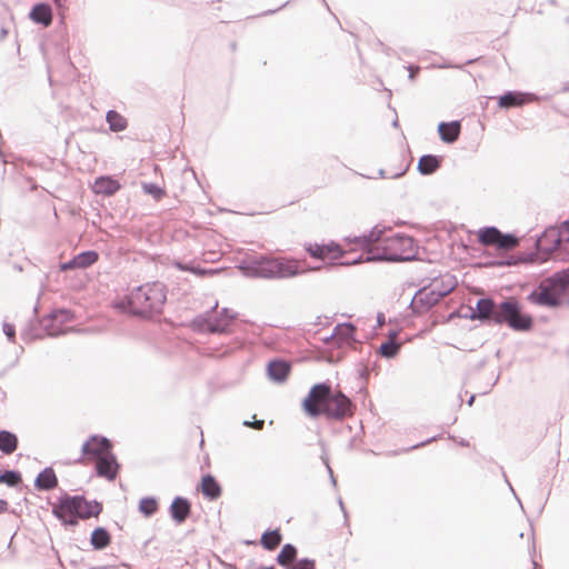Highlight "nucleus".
Returning <instances> with one entry per match:
<instances>
[{"label": "nucleus", "instance_id": "obj_1", "mask_svg": "<svg viewBox=\"0 0 569 569\" xmlns=\"http://www.w3.org/2000/svg\"><path fill=\"white\" fill-rule=\"evenodd\" d=\"M389 228L375 226L369 232L360 236L345 238L347 244H356L366 251L367 256H359L343 264L350 266L363 261L402 262L417 259L418 247L412 237L395 233L387 236Z\"/></svg>", "mask_w": 569, "mask_h": 569}, {"label": "nucleus", "instance_id": "obj_2", "mask_svg": "<svg viewBox=\"0 0 569 569\" xmlns=\"http://www.w3.org/2000/svg\"><path fill=\"white\" fill-rule=\"evenodd\" d=\"M470 319L482 322L507 323L512 330L528 331L532 328V318L521 313L520 305L515 298H508L496 303L492 298H480L471 309Z\"/></svg>", "mask_w": 569, "mask_h": 569}, {"label": "nucleus", "instance_id": "obj_3", "mask_svg": "<svg viewBox=\"0 0 569 569\" xmlns=\"http://www.w3.org/2000/svg\"><path fill=\"white\" fill-rule=\"evenodd\" d=\"M305 412L311 418L326 416L342 420L353 412L351 400L341 391L335 392L329 383L320 382L311 387L302 401Z\"/></svg>", "mask_w": 569, "mask_h": 569}, {"label": "nucleus", "instance_id": "obj_4", "mask_svg": "<svg viewBox=\"0 0 569 569\" xmlns=\"http://www.w3.org/2000/svg\"><path fill=\"white\" fill-rule=\"evenodd\" d=\"M239 269L246 277L262 279H288L305 272L293 259L281 260L266 256L252 258L241 263Z\"/></svg>", "mask_w": 569, "mask_h": 569}, {"label": "nucleus", "instance_id": "obj_5", "mask_svg": "<svg viewBox=\"0 0 569 569\" xmlns=\"http://www.w3.org/2000/svg\"><path fill=\"white\" fill-rule=\"evenodd\" d=\"M568 291L569 269H563L541 280L527 299L539 307L558 308Z\"/></svg>", "mask_w": 569, "mask_h": 569}, {"label": "nucleus", "instance_id": "obj_6", "mask_svg": "<svg viewBox=\"0 0 569 569\" xmlns=\"http://www.w3.org/2000/svg\"><path fill=\"white\" fill-rule=\"evenodd\" d=\"M164 289V284L158 281L139 286L128 298V311L140 317L161 312L167 300Z\"/></svg>", "mask_w": 569, "mask_h": 569}, {"label": "nucleus", "instance_id": "obj_7", "mask_svg": "<svg viewBox=\"0 0 569 569\" xmlns=\"http://www.w3.org/2000/svg\"><path fill=\"white\" fill-rule=\"evenodd\" d=\"M101 510L102 506L96 500L88 501L83 496L66 495L53 508V513L68 528L76 526L79 520L98 516Z\"/></svg>", "mask_w": 569, "mask_h": 569}, {"label": "nucleus", "instance_id": "obj_8", "mask_svg": "<svg viewBox=\"0 0 569 569\" xmlns=\"http://www.w3.org/2000/svg\"><path fill=\"white\" fill-rule=\"evenodd\" d=\"M457 286V280L453 276H448L446 278V287L438 288V281H435L431 289L426 287L419 289L412 298L410 303L415 313H421L435 305H437L440 299L449 295Z\"/></svg>", "mask_w": 569, "mask_h": 569}, {"label": "nucleus", "instance_id": "obj_9", "mask_svg": "<svg viewBox=\"0 0 569 569\" xmlns=\"http://www.w3.org/2000/svg\"><path fill=\"white\" fill-rule=\"evenodd\" d=\"M478 242L482 246H492L501 251H510L519 246V238L513 233H503L497 227H483L477 232Z\"/></svg>", "mask_w": 569, "mask_h": 569}, {"label": "nucleus", "instance_id": "obj_10", "mask_svg": "<svg viewBox=\"0 0 569 569\" xmlns=\"http://www.w3.org/2000/svg\"><path fill=\"white\" fill-rule=\"evenodd\" d=\"M112 449L111 441L99 435L91 436L81 447L82 456L74 460L76 463H81L83 461V457L88 459H100V457L108 455Z\"/></svg>", "mask_w": 569, "mask_h": 569}, {"label": "nucleus", "instance_id": "obj_11", "mask_svg": "<svg viewBox=\"0 0 569 569\" xmlns=\"http://www.w3.org/2000/svg\"><path fill=\"white\" fill-rule=\"evenodd\" d=\"M539 98L530 92L506 91L498 99V106L502 109L522 107L526 103L537 101Z\"/></svg>", "mask_w": 569, "mask_h": 569}, {"label": "nucleus", "instance_id": "obj_12", "mask_svg": "<svg viewBox=\"0 0 569 569\" xmlns=\"http://www.w3.org/2000/svg\"><path fill=\"white\" fill-rule=\"evenodd\" d=\"M120 469V465L117 461L116 456L110 452L100 457V459L96 460V471L99 477L106 478L109 481L116 479Z\"/></svg>", "mask_w": 569, "mask_h": 569}, {"label": "nucleus", "instance_id": "obj_13", "mask_svg": "<svg viewBox=\"0 0 569 569\" xmlns=\"http://www.w3.org/2000/svg\"><path fill=\"white\" fill-rule=\"evenodd\" d=\"M308 253L316 259H325L329 254H335V258H340L343 254L341 247L336 242L328 244L310 243L306 247Z\"/></svg>", "mask_w": 569, "mask_h": 569}, {"label": "nucleus", "instance_id": "obj_14", "mask_svg": "<svg viewBox=\"0 0 569 569\" xmlns=\"http://www.w3.org/2000/svg\"><path fill=\"white\" fill-rule=\"evenodd\" d=\"M71 318H72V315L68 310H64V309L54 310L50 315L47 322L43 325L44 330L47 331V333L50 337H58V336L64 333L66 331L62 329H58L56 327V322H59V323L68 322L71 320Z\"/></svg>", "mask_w": 569, "mask_h": 569}, {"label": "nucleus", "instance_id": "obj_15", "mask_svg": "<svg viewBox=\"0 0 569 569\" xmlns=\"http://www.w3.org/2000/svg\"><path fill=\"white\" fill-rule=\"evenodd\" d=\"M191 503L187 498L176 497L169 508V513L172 520L177 523H182L190 516Z\"/></svg>", "mask_w": 569, "mask_h": 569}, {"label": "nucleus", "instance_id": "obj_16", "mask_svg": "<svg viewBox=\"0 0 569 569\" xmlns=\"http://www.w3.org/2000/svg\"><path fill=\"white\" fill-rule=\"evenodd\" d=\"M291 367L284 360H271L267 366V375L273 382H284L290 373Z\"/></svg>", "mask_w": 569, "mask_h": 569}, {"label": "nucleus", "instance_id": "obj_17", "mask_svg": "<svg viewBox=\"0 0 569 569\" xmlns=\"http://www.w3.org/2000/svg\"><path fill=\"white\" fill-rule=\"evenodd\" d=\"M29 18L38 24L49 27L52 23L53 14L50 4L46 2L37 3L32 7Z\"/></svg>", "mask_w": 569, "mask_h": 569}, {"label": "nucleus", "instance_id": "obj_18", "mask_svg": "<svg viewBox=\"0 0 569 569\" xmlns=\"http://www.w3.org/2000/svg\"><path fill=\"white\" fill-rule=\"evenodd\" d=\"M546 237H549L553 243H559V252L565 246L569 244V220L563 221L559 228H547Z\"/></svg>", "mask_w": 569, "mask_h": 569}, {"label": "nucleus", "instance_id": "obj_19", "mask_svg": "<svg viewBox=\"0 0 569 569\" xmlns=\"http://www.w3.org/2000/svg\"><path fill=\"white\" fill-rule=\"evenodd\" d=\"M58 486V478L51 467L44 468L36 478L34 487L40 491H49Z\"/></svg>", "mask_w": 569, "mask_h": 569}, {"label": "nucleus", "instance_id": "obj_20", "mask_svg": "<svg viewBox=\"0 0 569 569\" xmlns=\"http://www.w3.org/2000/svg\"><path fill=\"white\" fill-rule=\"evenodd\" d=\"M460 130L461 126L457 120L451 122H440L438 124L440 139L446 143H453L457 141L460 134Z\"/></svg>", "mask_w": 569, "mask_h": 569}, {"label": "nucleus", "instance_id": "obj_21", "mask_svg": "<svg viewBox=\"0 0 569 569\" xmlns=\"http://www.w3.org/2000/svg\"><path fill=\"white\" fill-rule=\"evenodd\" d=\"M337 346L351 345L356 341V327L351 322L339 323L335 327Z\"/></svg>", "mask_w": 569, "mask_h": 569}, {"label": "nucleus", "instance_id": "obj_22", "mask_svg": "<svg viewBox=\"0 0 569 569\" xmlns=\"http://www.w3.org/2000/svg\"><path fill=\"white\" fill-rule=\"evenodd\" d=\"M201 492L204 497L209 498L210 500H214L220 497L221 487L212 475L208 473L202 477Z\"/></svg>", "mask_w": 569, "mask_h": 569}, {"label": "nucleus", "instance_id": "obj_23", "mask_svg": "<svg viewBox=\"0 0 569 569\" xmlns=\"http://www.w3.org/2000/svg\"><path fill=\"white\" fill-rule=\"evenodd\" d=\"M441 164V158L435 154H425L419 161L417 169L422 176L435 173Z\"/></svg>", "mask_w": 569, "mask_h": 569}, {"label": "nucleus", "instance_id": "obj_24", "mask_svg": "<svg viewBox=\"0 0 569 569\" xmlns=\"http://www.w3.org/2000/svg\"><path fill=\"white\" fill-rule=\"evenodd\" d=\"M120 188V183L110 177H99L94 182L96 192L106 196L114 194Z\"/></svg>", "mask_w": 569, "mask_h": 569}, {"label": "nucleus", "instance_id": "obj_25", "mask_svg": "<svg viewBox=\"0 0 569 569\" xmlns=\"http://www.w3.org/2000/svg\"><path fill=\"white\" fill-rule=\"evenodd\" d=\"M19 445L16 433L8 430H0V451L4 455L13 453Z\"/></svg>", "mask_w": 569, "mask_h": 569}, {"label": "nucleus", "instance_id": "obj_26", "mask_svg": "<svg viewBox=\"0 0 569 569\" xmlns=\"http://www.w3.org/2000/svg\"><path fill=\"white\" fill-rule=\"evenodd\" d=\"M217 307L218 302L214 303L210 311L193 318L190 322L191 329L198 333H209L211 312L214 311Z\"/></svg>", "mask_w": 569, "mask_h": 569}, {"label": "nucleus", "instance_id": "obj_27", "mask_svg": "<svg viewBox=\"0 0 569 569\" xmlns=\"http://www.w3.org/2000/svg\"><path fill=\"white\" fill-rule=\"evenodd\" d=\"M395 336H396V332H393L391 335L390 339H388L387 341H385L383 343L380 345V347L378 349V353L381 357L387 358V359H392L399 353L401 343L393 339Z\"/></svg>", "mask_w": 569, "mask_h": 569}, {"label": "nucleus", "instance_id": "obj_28", "mask_svg": "<svg viewBox=\"0 0 569 569\" xmlns=\"http://www.w3.org/2000/svg\"><path fill=\"white\" fill-rule=\"evenodd\" d=\"M109 129L113 132L123 131L127 128V120L119 112L109 110L106 116Z\"/></svg>", "mask_w": 569, "mask_h": 569}, {"label": "nucleus", "instance_id": "obj_29", "mask_svg": "<svg viewBox=\"0 0 569 569\" xmlns=\"http://www.w3.org/2000/svg\"><path fill=\"white\" fill-rule=\"evenodd\" d=\"M536 248L538 251L543 252L546 254H551L553 252H558L559 243H553L551 239L546 237V230L537 239Z\"/></svg>", "mask_w": 569, "mask_h": 569}, {"label": "nucleus", "instance_id": "obj_30", "mask_svg": "<svg viewBox=\"0 0 569 569\" xmlns=\"http://www.w3.org/2000/svg\"><path fill=\"white\" fill-rule=\"evenodd\" d=\"M297 556V549L291 543H287L282 547L281 551L277 557V561L279 565L288 567Z\"/></svg>", "mask_w": 569, "mask_h": 569}, {"label": "nucleus", "instance_id": "obj_31", "mask_svg": "<svg viewBox=\"0 0 569 569\" xmlns=\"http://www.w3.org/2000/svg\"><path fill=\"white\" fill-rule=\"evenodd\" d=\"M79 269H86L98 261L99 254L94 250L82 251L74 256Z\"/></svg>", "mask_w": 569, "mask_h": 569}, {"label": "nucleus", "instance_id": "obj_32", "mask_svg": "<svg viewBox=\"0 0 569 569\" xmlns=\"http://www.w3.org/2000/svg\"><path fill=\"white\" fill-rule=\"evenodd\" d=\"M158 509V502L153 497H144L139 501V511L146 516L151 517Z\"/></svg>", "mask_w": 569, "mask_h": 569}, {"label": "nucleus", "instance_id": "obj_33", "mask_svg": "<svg viewBox=\"0 0 569 569\" xmlns=\"http://www.w3.org/2000/svg\"><path fill=\"white\" fill-rule=\"evenodd\" d=\"M22 481L21 473L16 470H6L0 473V483L8 487H17Z\"/></svg>", "mask_w": 569, "mask_h": 569}, {"label": "nucleus", "instance_id": "obj_34", "mask_svg": "<svg viewBox=\"0 0 569 569\" xmlns=\"http://www.w3.org/2000/svg\"><path fill=\"white\" fill-rule=\"evenodd\" d=\"M229 323L228 320L220 318L219 316L210 319L209 333H226L228 332Z\"/></svg>", "mask_w": 569, "mask_h": 569}, {"label": "nucleus", "instance_id": "obj_35", "mask_svg": "<svg viewBox=\"0 0 569 569\" xmlns=\"http://www.w3.org/2000/svg\"><path fill=\"white\" fill-rule=\"evenodd\" d=\"M142 190L144 193L150 194L156 200H160L164 196V190L153 182L142 183Z\"/></svg>", "mask_w": 569, "mask_h": 569}, {"label": "nucleus", "instance_id": "obj_36", "mask_svg": "<svg viewBox=\"0 0 569 569\" xmlns=\"http://www.w3.org/2000/svg\"><path fill=\"white\" fill-rule=\"evenodd\" d=\"M282 536H260V542L267 550H273L281 543Z\"/></svg>", "mask_w": 569, "mask_h": 569}, {"label": "nucleus", "instance_id": "obj_37", "mask_svg": "<svg viewBox=\"0 0 569 569\" xmlns=\"http://www.w3.org/2000/svg\"><path fill=\"white\" fill-rule=\"evenodd\" d=\"M111 536H90V543L93 549L101 550L110 545Z\"/></svg>", "mask_w": 569, "mask_h": 569}, {"label": "nucleus", "instance_id": "obj_38", "mask_svg": "<svg viewBox=\"0 0 569 569\" xmlns=\"http://www.w3.org/2000/svg\"><path fill=\"white\" fill-rule=\"evenodd\" d=\"M290 569H315V562L310 559H300Z\"/></svg>", "mask_w": 569, "mask_h": 569}, {"label": "nucleus", "instance_id": "obj_39", "mask_svg": "<svg viewBox=\"0 0 569 569\" xmlns=\"http://www.w3.org/2000/svg\"><path fill=\"white\" fill-rule=\"evenodd\" d=\"M3 333L7 336L10 342H14L16 340V328L13 325L4 322L2 326Z\"/></svg>", "mask_w": 569, "mask_h": 569}, {"label": "nucleus", "instance_id": "obj_40", "mask_svg": "<svg viewBox=\"0 0 569 569\" xmlns=\"http://www.w3.org/2000/svg\"><path fill=\"white\" fill-rule=\"evenodd\" d=\"M406 171H407V167L400 169L397 172H390V173H388L385 169H380L379 170V177L380 178L396 179V178H399V177L403 176L406 173Z\"/></svg>", "mask_w": 569, "mask_h": 569}, {"label": "nucleus", "instance_id": "obj_41", "mask_svg": "<svg viewBox=\"0 0 569 569\" xmlns=\"http://www.w3.org/2000/svg\"><path fill=\"white\" fill-rule=\"evenodd\" d=\"M189 272H192V273H194L197 276L203 277V276H207V274H213V273L217 272V270L203 269V268H199V267H190Z\"/></svg>", "mask_w": 569, "mask_h": 569}, {"label": "nucleus", "instance_id": "obj_42", "mask_svg": "<svg viewBox=\"0 0 569 569\" xmlns=\"http://www.w3.org/2000/svg\"><path fill=\"white\" fill-rule=\"evenodd\" d=\"M219 317L224 320H228V323L230 325V322L237 318V313L228 308H222Z\"/></svg>", "mask_w": 569, "mask_h": 569}, {"label": "nucleus", "instance_id": "obj_43", "mask_svg": "<svg viewBox=\"0 0 569 569\" xmlns=\"http://www.w3.org/2000/svg\"><path fill=\"white\" fill-rule=\"evenodd\" d=\"M243 426L253 428L256 430H262L264 427V420H253V421L244 420Z\"/></svg>", "mask_w": 569, "mask_h": 569}, {"label": "nucleus", "instance_id": "obj_44", "mask_svg": "<svg viewBox=\"0 0 569 569\" xmlns=\"http://www.w3.org/2000/svg\"><path fill=\"white\" fill-rule=\"evenodd\" d=\"M72 269H79L78 264H77V259L76 257H73L72 259H70L69 261L67 262H63L61 266H60V270L61 271H68V270H72Z\"/></svg>", "mask_w": 569, "mask_h": 569}, {"label": "nucleus", "instance_id": "obj_45", "mask_svg": "<svg viewBox=\"0 0 569 569\" xmlns=\"http://www.w3.org/2000/svg\"><path fill=\"white\" fill-rule=\"evenodd\" d=\"M436 439H437V437H431V438H429V439H427V440H425V441H422L420 443H416V445H413V446H411L409 448L402 449L401 452H409L410 450H415V449L425 447L426 445L435 441Z\"/></svg>", "mask_w": 569, "mask_h": 569}, {"label": "nucleus", "instance_id": "obj_46", "mask_svg": "<svg viewBox=\"0 0 569 569\" xmlns=\"http://www.w3.org/2000/svg\"><path fill=\"white\" fill-rule=\"evenodd\" d=\"M517 263H518V260L510 258V259L497 262V266L506 267V266H515Z\"/></svg>", "mask_w": 569, "mask_h": 569}, {"label": "nucleus", "instance_id": "obj_47", "mask_svg": "<svg viewBox=\"0 0 569 569\" xmlns=\"http://www.w3.org/2000/svg\"><path fill=\"white\" fill-rule=\"evenodd\" d=\"M409 70V78L413 80L416 78V74L419 72V67L408 66Z\"/></svg>", "mask_w": 569, "mask_h": 569}, {"label": "nucleus", "instance_id": "obj_48", "mask_svg": "<svg viewBox=\"0 0 569 569\" xmlns=\"http://www.w3.org/2000/svg\"><path fill=\"white\" fill-rule=\"evenodd\" d=\"M173 266H174L177 269L181 270V271H189V269H190V267H191V266H188V264L182 263V262H180V261H174V262H173Z\"/></svg>", "mask_w": 569, "mask_h": 569}, {"label": "nucleus", "instance_id": "obj_49", "mask_svg": "<svg viewBox=\"0 0 569 569\" xmlns=\"http://www.w3.org/2000/svg\"><path fill=\"white\" fill-rule=\"evenodd\" d=\"M323 343L328 345V343H331V342H336L337 343V335H335V331L328 336V337H325L322 339Z\"/></svg>", "mask_w": 569, "mask_h": 569}, {"label": "nucleus", "instance_id": "obj_50", "mask_svg": "<svg viewBox=\"0 0 569 569\" xmlns=\"http://www.w3.org/2000/svg\"><path fill=\"white\" fill-rule=\"evenodd\" d=\"M326 466H327L328 472H329V475H330L331 483H332L333 486H336V485H337V480H336V478H335V476H333L332 469H331V467L329 466L328 461H326Z\"/></svg>", "mask_w": 569, "mask_h": 569}, {"label": "nucleus", "instance_id": "obj_51", "mask_svg": "<svg viewBox=\"0 0 569 569\" xmlns=\"http://www.w3.org/2000/svg\"><path fill=\"white\" fill-rule=\"evenodd\" d=\"M90 533H109L103 527H96Z\"/></svg>", "mask_w": 569, "mask_h": 569}, {"label": "nucleus", "instance_id": "obj_52", "mask_svg": "<svg viewBox=\"0 0 569 569\" xmlns=\"http://www.w3.org/2000/svg\"><path fill=\"white\" fill-rule=\"evenodd\" d=\"M8 509V502L6 500L0 499V513L4 512Z\"/></svg>", "mask_w": 569, "mask_h": 569}, {"label": "nucleus", "instance_id": "obj_53", "mask_svg": "<svg viewBox=\"0 0 569 569\" xmlns=\"http://www.w3.org/2000/svg\"><path fill=\"white\" fill-rule=\"evenodd\" d=\"M449 274L442 277L440 279V281H438V288H445L446 287V278L448 277Z\"/></svg>", "mask_w": 569, "mask_h": 569}, {"label": "nucleus", "instance_id": "obj_54", "mask_svg": "<svg viewBox=\"0 0 569 569\" xmlns=\"http://www.w3.org/2000/svg\"><path fill=\"white\" fill-rule=\"evenodd\" d=\"M8 34V30L6 28L0 29V40H3Z\"/></svg>", "mask_w": 569, "mask_h": 569}, {"label": "nucleus", "instance_id": "obj_55", "mask_svg": "<svg viewBox=\"0 0 569 569\" xmlns=\"http://www.w3.org/2000/svg\"><path fill=\"white\" fill-rule=\"evenodd\" d=\"M262 533H268V535H271V533H280L279 532V529H266Z\"/></svg>", "mask_w": 569, "mask_h": 569}, {"label": "nucleus", "instance_id": "obj_56", "mask_svg": "<svg viewBox=\"0 0 569 569\" xmlns=\"http://www.w3.org/2000/svg\"><path fill=\"white\" fill-rule=\"evenodd\" d=\"M54 4L58 7V8H63L64 7V3L62 0H53Z\"/></svg>", "mask_w": 569, "mask_h": 569}, {"label": "nucleus", "instance_id": "obj_57", "mask_svg": "<svg viewBox=\"0 0 569 569\" xmlns=\"http://www.w3.org/2000/svg\"><path fill=\"white\" fill-rule=\"evenodd\" d=\"M559 252H563L566 254H569V244L565 246Z\"/></svg>", "mask_w": 569, "mask_h": 569}, {"label": "nucleus", "instance_id": "obj_58", "mask_svg": "<svg viewBox=\"0 0 569 569\" xmlns=\"http://www.w3.org/2000/svg\"><path fill=\"white\" fill-rule=\"evenodd\" d=\"M475 398H476V396H475V395H472V396L468 399V402H467V403H468V406H469V407H471V406H472V403H473V401H475Z\"/></svg>", "mask_w": 569, "mask_h": 569}, {"label": "nucleus", "instance_id": "obj_59", "mask_svg": "<svg viewBox=\"0 0 569 569\" xmlns=\"http://www.w3.org/2000/svg\"><path fill=\"white\" fill-rule=\"evenodd\" d=\"M459 445L462 446V447H467V446H469V442L467 440H465V439H461L459 441Z\"/></svg>", "mask_w": 569, "mask_h": 569}, {"label": "nucleus", "instance_id": "obj_60", "mask_svg": "<svg viewBox=\"0 0 569 569\" xmlns=\"http://www.w3.org/2000/svg\"><path fill=\"white\" fill-rule=\"evenodd\" d=\"M246 545H252V543H256V540H244L243 541Z\"/></svg>", "mask_w": 569, "mask_h": 569}, {"label": "nucleus", "instance_id": "obj_61", "mask_svg": "<svg viewBox=\"0 0 569 569\" xmlns=\"http://www.w3.org/2000/svg\"><path fill=\"white\" fill-rule=\"evenodd\" d=\"M382 320H383V315H378V322L381 323Z\"/></svg>", "mask_w": 569, "mask_h": 569}, {"label": "nucleus", "instance_id": "obj_62", "mask_svg": "<svg viewBox=\"0 0 569 569\" xmlns=\"http://www.w3.org/2000/svg\"><path fill=\"white\" fill-rule=\"evenodd\" d=\"M277 10H269L267 11L264 14H271V13H274Z\"/></svg>", "mask_w": 569, "mask_h": 569}, {"label": "nucleus", "instance_id": "obj_63", "mask_svg": "<svg viewBox=\"0 0 569 569\" xmlns=\"http://www.w3.org/2000/svg\"><path fill=\"white\" fill-rule=\"evenodd\" d=\"M532 563H533V569H537V567H538L537 562L533 560Z\"/></svg>", "mask_w": 569, "mask_h": 569}, {"label": "nucleus", "instance_id": "obj_64", "mask_svg": "<svg viewBox=\"0 0 569 569\" xmlns=\"http://www.w3.org/2000/svg\"><path fill=\"white\" fill-rule=\"evenodd\" d=\"M339 505H340L341 509H343V503H342L341 499L339 500Z\"/></svg>", "mask_w": 569, "mask_h": 569}]
</instances>
